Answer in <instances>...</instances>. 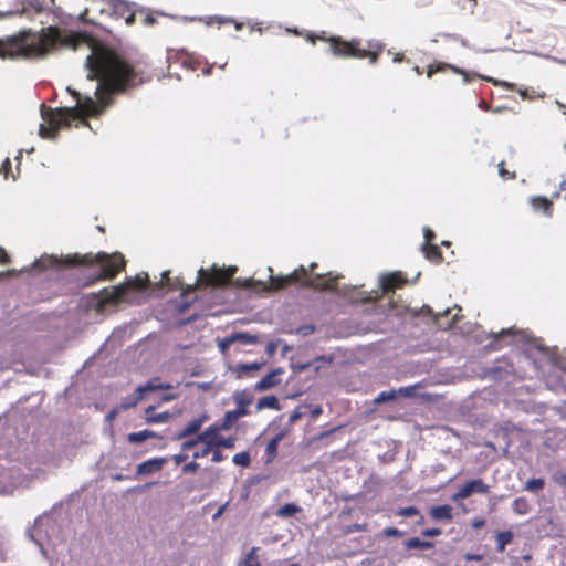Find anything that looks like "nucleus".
I'll return each instance as SVG.
<instances>
[{"label":"nucleus","mask_w":566,"mask_h":566,"mask_svg":"<svg viewBox=\"0 0 566 566\" xmlns=\"http://www.w3.org/2000/svg\"><path fill=\"white\" fill-rule=\"evenodd\" d=\"M88 80H96V96L98 103L92 97H82L75 90L67 88L76 99L72 108H50L41 106L43 123L39 134L42 138L52 139L62 128H70L73 122L86 123V117L99 113L101 107L112 103V96L143 84V72L124 56L104 46H95L86 59Z\"/></svg>","instance_id":"f257e3e1"},{"label":"nucleus","mask_w":566,"mask_h":566,"mask_svg":"<svg viewBox=\"0 0 566 566\" xmlns=\"http://www.w3.org/2000/svg\"><path fill=\"white\" fill-rule=\"evenodd\" d=\"M90 41L88 35L50 25L40 31L23 29L0 39V59L41 60L61 48L76 50Z\"/></svg>","instance_id":"f03ea898"},{"label":"nucleus","mask_w":566,"mask_h":566,"mask_svg":"<svg viewBox=\"0 0 566 566\" xmlns=\"http://www.w3.org/2000/svg\"><path fill=\"white\" fill-rule=\"evenodd\" d=\"M316 268L317 263L312 262L308 265V269L301 265L286 276H271V289L277 291L291 284H300L302 287L306 289L335 292L337 290V281L340 275L327 273L308 276V273H313Z\"/></svg>","instance_id":"7ed1b4c3"},{"label":"nucleus","mask_w":566,"mask_h":566,"mask_svg":"<svg viewBox=\"0 0 566 566\" xmlns=\"http://www.w3.org/2000/svg\"><path fill=\"white\" fill-rule=\"evenodd\" d=\"M64 266H88L93 264H99L101 271L98 274L93 276L90 284L96 282L106 281L114 279L125 268V259L120 253L108 254L106 252H98L96 254H69L61 261Z\"/></svg>","instance_id":"20e7f679"},{"label":"nucleus","mask_w":566,"mask_h":566,"mask_svg":"<svg viewBox=\"0 0 566 566\" xmlns=\"http://www.w3.org/2000/svg\"><path fill=\"white\" fill-rule=\"evenodd\" d=\"M148 285V276L137 275L113 287H104L97 293H91L85 297V305L90 310L103 313L109 305H118L125 300L129 290H145Z\"/></svg>","instance_id":"39448f33"},{"label":"nucleus","mask_w":566,"mask_h":566,"mask_svg":"<svg viewBox=\"0 0 566 566\" xmlns=\"http://www.w3.org/2000/svg\"><path fill=\"white\" fill-rule=\"evenodd\" d=\"M321 41L329 44L333 55L343 59H358V53L361 46V40L353 38L352 40H344L342 36H319Z\"/></svg>","instance_id":"423d86ee"},{"label":"nucleus","mask_w":566,"mask_h":566,"mask_svg":"<svg viewBox=\"0 0 566 566\" xmlns=\"http://www.w3.org/2000/svg\"><path fill=\"white\" fill-rule=\"evenodd\" d=\"M221 431V429L214 426H210L205 430V437L210 446L211 460H222V450H232L235 447L237 437L230 436L226 438L220 433Z\"/></svg>","instance_id":"0eeeda50"},{"label":"nucleus","mask_w":566,"mask_h":566,"mask_svg":"<svg viewBox=\"0 0 566 566\" xmlns=\"http://www.w3.org/2000/svg\"><path fill=\"white\" fill-rule=\"evenodd\" d=\"M209 454H211L210 446L203 431L196 438L184 441L181 444V453L175 455L174 460H188L189 458L196 460Z\"/></svg>","instance_id":"6e6552de"},{"label":"nucleus","mask_w":566,"mask_h":566,"mask_svg":"<svg viewBox=\"0 0 566 566\" xmlns=\"http://www.w3.org/2000/svg\"><path fill=\"white\" fill-rule=\"evenodd\" d=\"M235 269H219L213 266L210 271L200 269L198 272L199 281L207 286H222L227 285L233 274Z\"/></svg>","instance_id":"1a4fd4ad"},{"label":"nucleus","mask_w":566,"mask_h":566,"mask_svg":"<svg viewBox=\"0 0 566 566\" xmlns=\"http://www.w3.org/2000/svg\"><path fill=\"white\" fill-rule=\"evenodd\" d=\"M172 386L169 384H163L159 381V378H153L147 382L146 386H139L136 389V397L127 398L125 402L122 405L123 409H128L134 407L140 399L144 398V395L148 391L163 390V389H171Z\"/></svg>","instance_id":"9d476101"},{"label":"nucleus","mask_w":566,"mask_h":566,"mask_svg":"<svg viewBox=\"0 0 566 566\" xmlns=\"http://www.w3.org/2000/svg\"><path fill=\"white\" fill-rule=\"evenodd\" d=\"M22 482L20 475L0 462V494L11 493Z\"/></svg>","instance_id":"9b49d317"},{"label":"nucleus","mask_w":566,"mask_h":566,"mask_svg":"<svg viewBox=\"0 0 566 566\" xmlns=\"http://www.w3.org/2000/svg\"><path fill=\"white\" fill-rule=\"evenodd\" d=\"M407 283V279L401 272H392L381 276L380 285L382 293L394 292L396 289H401Z\"/></svg>","instance_id":"f8f14e48"},{"label":"nucleus","mask_w":566,"mask_h":566,"mask_svg":"<svg viewBox=\"0 0 566 566\" xmlns=\"http://www.w3.org/2000/svg\"><path fill=\"white\" fill-rule=\"evenodd\" d=\"M488 485L481 479H474L463 484L453 495V500L467 499L473 493H486Z\"/></svg>","instance_id":"ddd939ff"},{"label":"nucleus","mask_w":566,"mask_h":566,"mask_svg":"<svg viewBox=\"0 0 566 566\" xmlns=\"http://www.w3.org/2000/svg\"><path fill=\"white\" fill-rule=\"evenodd\" d=\"M385 45L375 40H370L367 42V48L363 49L360 46L358 59H368L370 64H376L380 54L384 51Z\"/></svg>","instance_id":"4468645a"},{"label":"nucleus","mask_w":566,"mask_h":566,"mask_svg":"<svg viewBox=\"0 0 566 566\" xmlns=\"http://www.w3.org/2000/svg\"><path fill=\"white\" fill-rule=\"evenodd\" d=\"M282 373L281 369L273 370L265 375L260 381L255 385V390L262 391L275 387L280 384L279 375Z\"/></svg>","instance_id":"2eb2a0df"},{"label":"nucleus","mask_w":566,"mask_h":566,"mask_svg":"<svg viewBox=\"0 0 566 566\" xmlns=\"http://www.w3.org/2000/svg\"><path fill=\"white\" fill-rule=\"evenodd\" d=\"M447 70H451L452 72H454L457 74L464 75L467 77V73L464 70L459 69L458 66H454L452 64L444 63V62H436L433 64H430L427 70V76L432 77L433 74H436L438 72H444Z\"/></svg>","instance_id":"dca6fc26"},{"label":"nucleus","mask_w":566,"mask_h":566,"mask_svg":"<svg viewBox=\"0 0 566 566\" xmlns=\"http://www.w3.org/2000/svg\"><path fill=\"white\" fill-rule=\"evenodd\" d=\"M207 418H208L207 416H201V417H197V418L191 419L182 428V430L179 433V437L180 438H187L189 436H192V434L199 432V430L201 429V427L205 423V421L207 420Z\"/></svg>","instance_id":"f3484780"},{"label":"nucleus","mask_w":566,"mask_h":566,"mask_svg":"<svg viewBox=\"0 0 566 566\" xmlns=\"http://www.w3.org/2000/svg\"><path fill=\"white\" fill-rule=\"evenodd\" d=\"M286 433L280 431L272 439H270L265 446V455L268 460H273L277 455V448L280 442L285 438Z\"/></svg>","instance_id":"a211bd4d"},{"label":"nucleus","mask_w":566,"mask_h":566,"mask_svg":"<svg viewBox=\"0 0 566 566\" xmlns=\"http://www.w3.org/2000/svg\"><path fill=\"white\" fill-rule=\"evenodd\" d=\"M421 250H422L426 259L429 260L430 262H432V263L442 262L443 259H442L441 250L437 244L423 243Z\"/></svg>","instance_id":"6ab92c4d"},{"label":"nucleus","mask_w":566,"mask_h":566,"mask_svg":"<svg viewBox=\"0 0 566 566\" xmlns=\"http://www.w3.org/2000/svg\"><path fill=\"white\" fill-rule=\"evenodd\" d=\"M430 515L436 521H451L452 520V507L448 504L433 506L430 510Z\"/></svg>","instance_id":"aec40b11"},{"label":"nucleus","mask_w":566,"mask_h":566,"mask_svg":"<svg viewBox=\"0 0 566 566\" xmlns=\"http://www.w3.org/2000/svg\"><path fill=\"white\" fill-rule=\"evenodd\" d=\"M532 207L537 211H543L546 216L552 214L553 203L546 197H534L531 199Z\"/></svg>","instance_id":"412c9836"},{"label":"nucleus","mask_w":566,"mask_h":566,"mask_svg":"<svg viewBox=\"0 0 566 566\" xmlns=\"http://www.w3.org/2000/svg\"><path fill=\"white\" fill-rule=\"evenodd\" d=\"M256 408H258V410H262V409L280 410V401L273 395L264 396L258 400Z\"/></svg>","instance_id":"4be33fe9"},{"label":"nucleus","mask_w":566,"mask_h":566,"mask_svg":"<svg viewBox=\"0 0 566 566\" xmlns=\"http://www.w3.org/2000/svg\"><path fill=\"white\" fill-rule=\"evenodd\" d=\"M260 547H252L238 566H262L259 557Z\"/></svg>","instance_id":"5701e85b"},{"label":"nucleus","mask_w":566,"mask_h":566,"mask_svg":"<svg viewBox=\"0 0 566 566\" xmlns=\"http://www.w3.org/2000/svg\"><path fill=\"white\" fill-rule=\"evenodd\" d=\"M496 552L503 553L507 544L513 539V533L511 531H502L496 533Z\"/></svg>","instance_id":"b1692460"},{"label":"nucleus","mask_w":566,"mask_h":566,"mask_svg":"<svg viewBox=\"0 0 566 566\" xmlns=\"http://www.w3.org/2000/svg\"><path fill=\"white\" fill-rule=\"evenodd\" d=\"M239 418L232 412V410L227 411L223 419L220 423H214L213 426L226 431L231 429L237 422Z\"/></svg>","instance_id":"393cba45"},{"label":"nucleus","mask_w":566,"mask_h":566,"mask_svg":"<svg viewBox=\"0 0 566 566\" xmlns=\"http://www.w3.org/2000/svg\"><path fill=\"white\" fill-rule=\"evenodd\" d=\"M153 437H155V433L150 430L145 429L138 432L129 433L127 439L130 443H142Z\"/></svg>","instance_id":"a878e982"},{"label":"nucleus","mask_w":566,"mask_h":566,"mask_svg":"<svg viewBox=\"0 0 566 566\" xmlns=\"http://www.w3.org/2000/svg\"><path fill=\"white\" fill-rule=\"evenodd\" d=\"M206 23L208 25H211L213 23H217L218 25L233 23L234 27H235V30H238V31L243 28V23L242 22H237V21H234L231 18L218 17V15L208 18Z\"/></svg>","instance_id":"bb28decb"},{"label":"nucleus","mask_w":566,"mask_h":566,"mask_svg":"<svg viewBox=\"0 0 566 566\" xmlns=\"http://www.w3.org/2000/svg\"><path fill=\"white\" fill-rule=\"evenodd\" d=\"M114 10H115V12L120 13L123 17L125 15V13H127V15L125 17L126 23L127 24H133L134 23L135 14L133 12H130V10H129V8H128L126 2L118 1L114 6Z\"/></svg>","instance_id":"cd10ccee"},{"label":"nucleus","mask_w":566,"mask_h":566,"mask_svg":"<svg viewBox=\"0 0 566 566\" xmlns=\"http://www.w3.org/2000/svg\"><path fill=\"white\" fill-rule=\"evenodd\" d=\"M513 511L518 515H525L530 512V503L526 497H517L512 504Z\"/></svg>","instance_id":"c85d7f7f"},{"label":"nucleus","mask_w":566,"mask_h":566,"mask_svg":"<svg viewBox=\"0 0 566 566\" xmlns=\"http://www.w3.org/2000/svg\"><path fill=\"white\" fill-rule=\"evenodd\" d=\"M405 547L407 549H413V548L429 549V548L433 547V544L431 542L421 541L418 537H411L405 542Z\"/></svg>","instance_id":"c756f323"},{"label":"nucleus","mask_w":566,"mask_h":566,"mask_svg":"<svg viewBox=\"0 0 566 566\" xmlns=\"http://www.w3.org/2000/svg\"><path fill=\"white\" fill-rule=\"evenodd\" d=\"M164 462H140L137 467V474H147L161 470Z\"/></svg>","instance_id":"7c9ffc66"},{"label":"nucleus","mask_w":566,"mask_h":566,"mask_svg":"<svg viewBox=\"0 0 566 566\" xmlns=\"http://www.w3.org/2000/svg\"><path fill=\"white\" fill-rule=\"evenodd\" d=\"M301 510L302 509L294 503H286L279 509L277 515L281 517H290L301 512Z\"/></svg>","instance_id":"2f4dec72"},{"label":"nucleus","mask_w":566,"mask_h":566,"mask_svg":"<svg viewBox=\"0 0 566 566\" xmlns=\"http://www.w3.org/2000/svg\"><path fill=\"white\" fill-rule=\"evenodd\" d=\"M233 399H234L237 406H245V407H249L253 400L252 396L244 391L235 392L233 396Z\"/></svg>","instance_id":"473e14b6"},{"label":"nucleus","mask_w":566,"mask_h":566,"mask_svg":"<svg viewBox=\"0 0 566 566\" xmlns=\"http://www.w3.org/2000/svg\"><path fill=\"white\" fill-rule=\"evenodd\" d=\"M545 485V480L542 478L531 479L525 483L524 489L530 492H537L542 490Z\"/></svg>","instance_id":"72a5a7b5"},{"label":"nucleus","mask_w":566,"mask_h":566,"mask_svg":"<svg viewBox=\"0 0 566 566\" xmlns=\"http://www.w3.org/2000/svg\"><path fill=\"white\" fill-rule=\"evenodd\" d=\"M367 528H368V525L366 523H363V524L354 523L350 525L343 526L342 534L349 535L354 532H365V531H367Z\"/></svg>","instance_id":"f704fd0d"},{"label":"nucleus","mask_w":566,"mask_h":566,"mask_svg":"<svg viewBox=\"0 0 566 566\" xmlns=\"http://www.w3.org/2000/svg\"><path fill=\"white\" fill-rule=\"evenodd\" d=\"M420 384L411 385V386H405L400 387L397 391V396H402L405 398H412L416 396V389L420 388Z\"/></svg>","instance_id":"c9c22d12"},{"label":"nucleus","mask_w":566,"mask_h":566,"mask_svg":"<svg viewBox=\"0 0 566 566\" xmlns=\"http://www.w3.org/2000/svg\"><path fill=\"white\" fill-rule=\"evenodd\" d=\"M397 391L396 390H389V391H381L374 400L376 405H380L390 400L396 399Z\"/></svg>","instance_id":"e433bc0d"},{"label":"nucleus","mask_w":566,"mask_h":566,"mask_svg":"<svg viewBox=\"0 0 566 566\" xmlns=\"http://www.w3.org/2000/svg\"><path fill=\"white\" fill-rule=\"evenodd\" d=\"M232 340H240L243 344H256L259 342V337L248 333H238L232 337Z\"/></svg>","instance_id":"4c0bfd02"},{"label":"nucleus","mask_w":566,"mask_h":566,"mask_svg":"<svg viewBox=\"0 0 566 566\" xmlns=\"http://www.w3.org/2000/svg\"><path fill=\"white\" fill-rule=\"evenodd\" d=\"M497 167H499V175L503 180H512V179L516 178V172L510 171L509 169H506L504 161L499 163Z\"/></svg>","instance_id":"58836bf2"},{"label":"nucleus","mask_w":566,"mask_h":566,"mask_svg":"<svg viewBox=\"0 0 566 566\" xmlns=\"http://www.w3.org/2000/svg\"><path fill=\"white\" fill-rule=\"evenodd\" d=\"M263 365H264L263 363L241 364L237 367V371L240 374L256 371V370L261 369V367Z\"/></svg>","instance_id":"ea45409f"},{"label":"nucleus","mask_w":566,"mask_h":566,"mask_svg":"<svg viewBox=\"0 0 566 566\" xmlns=\"http://www.w3.org/2000/svg\"><path fill=\"white\" fill-rule=\"evenodd\" d=\"M0 174H3L6 179H8L9 177H11L12 180L17 179V175L13 174L11 170V161L9 158H7L0 166Z\"/></svg>","instance_id":"a19ab883"},{"label":"nucleus","mask_w":566,"mask_h":566,"mask_svg":"<svg viewBox=\"0 0 566 566\" xmlns=\"http://www.w3.org/2000/svg\"><path fill=\"white\" fill-rule=\"evenodd\" d=\"M397 515L405 516V517H411V516L420 515V512L416 506H408V507L400 509L397 512Z\"/></svg>","instance_id":"79ce46f5"},{"label":"nucleus","mask_w":566,"mask_h":566,"mask_svg":"<svg viewBox=\"0 0 566 566\" xmlns=\"http://www.w3.org/2000/svg\"><path fill=\"white\" fill-rule=\"evenodd\" d=\"M384 534L388 537H390V536L401 537L402 536V532H400L398 528H395V527H386L384 530Z\"/></svg>","instance_id":"37998d69"},{"label":"nucleus","mask_w":566,"mask_h":566,"mask_svg":"<svg viewBox=\"0 0 566 566\" xmlns=\"http://www.w3.org/2000/svg\"><path fill=\"white\" fill-rule=\"evenodd\" d=\"M232 412L240 419L249 413L248 407L245 406H237Z\"/></svg>","instance_id":"c03bdc74"},{"label":"nucleus","mask_w":566,"mask_h":566,"mask_svg":"<svg viewBox=\"0 0 566 566\" xmlns=\"http://www.w3.org/2000/svg\"><path fill=\"white\" fill-rule=\"evenodd\" d=\"M423 235H424V243L432 244V241H433V240H434V238H436L434 232H433L431 229L426 228V229H424V232H423Z\"/></svg>","instance_id":"a18cd8bd"},{"label":"nucleus","mask_w":566,"mask_h":566,"mask_svg":"<svg viewBox=\"0 0 566 566\" xmlns=\"http://www.w3.org/2000/svg\"><path fill=\"white\" fill-rule=\"evenodd\" d=\"M441 534L440 528H427L422 532V536L424 537H434Z\"/></svg>","instance_id":"49530a36"},{"label":"nucleus","mask_w":566,"mask_h":566,"mask_svg":"<svg viewBox=\"0 0 566 566\" xmlns=\"http://www.w3.org/2000/svg\"><path fill=\"white\" fill-rule=\"evenodd\" d=\"M10 262V256L4 248L0 247V264L6 265Z\"/></svg>","instance_id":"de8ad7c7"},{"label":"nucleus","mask_w":566,"mask_h":566,"mask_svg":"<svg viewBox=\"0 0 566 566\" xmlns=\"http://www.w3.org/2000/svg\"><path fill=\"white\" fill-rule=\"evenodd\" d=\"M484 525H485V520H484V518H475V520H473V521H472V523H471V526H472L474 530L482 528Z\"/></svg>","instance_id":"09e8293b"},{"label":"nucleus","mask_w":566,"mask_h":566,"mask_svg":"<svg viewBox=\"0 0 566 566\" xmlns=\"http://www.w3.org/2000/svg\"><path fill=\"white\" fill-rule=\"evenodd\" d=\"M198 468L199 464L197 462H188L182 470L184 472H192L196 471Z\"/></svg>","instance_id":"8fccbe9b"},{"label":"nucleus","mask_w":566,"mask_h":566,"mask_svg":"<svg viewBox=\"0 0 566 566\" xmlns=\"http://www.w3.org/2000/svg\"><path fill=\"white\" fill-rule=\"evenodd\" d=\"M232 460H250V454H249V452L242 451V452L235 453L232 457Z\"/></svg>","instance_id":"3c124183"},{"label":"nucleus","mask_w":566,"mask_h":566,"mask_svg":"<svg viewBox=\"0 0 566 566\" xmlns=\"http://www.w3.org/2000/svg\"><path fill=\"white\" fill-rule=\"evenodd\" d=\"M325 33L323 32L322 35H314L312 33L306 34V40L310 41L312 44H315L317 40H321L319 36H325Z\"/></svg>","instance_id":"603ef678"},{"label":"nucleus","mask_w":566,"mask_h":566,"mask_svg":"<svg viewBox=\"0 0 566 566\" xmlns=\"http://www.w3.org/2000/svg\"><path fill=\"white\" fill-rule=\"evenodd\" d=\"M482 559V555H479V554H467L465 555V560H481Z\"/></svg>","instance_id":"864d4df0"},{"label":"nucleus","mask_w":566,"mask_h":566,"mask_svg":"<svg viewBox=\"0 0 566 566\" xmlns=\"http://www.w3.org/2000/svg\"><path fill=\"white\" fill-rule=\"evenodd\" d=\"M405 60V55L402 53H396L392 57L395 63H400Z\"/></svg>","instance_id":"5fc2aeb1"},{"label":"nucleus","mask_w":566,"mask_h":566,"mask_svg":"<svg viewBox=\"0 0 566 566\" xmlns=\"http://www.w3.org/2000/svg\"><path fill=\"white\" fill-rule=\"evenodd\" d=\"M555 480L562 484H566V474H556Z\"/></svg>","instance_id":"6e6d98bb"},{"label":"nucleus","mask_w":566,"mask_h":566,"mask_svg":"<svg viewBox=\"0 0 566 566\" xmlns=\"http://www.w3.org/2000/svg\"><path fill=\"white\" fill-rule=\"evenodd\" d=\"M116 416H117V409H115V408H114V409H112V410L108 412V415H107V419H108V420H113V419H115V417H116Z\"/></svg>","instance_id":"4d7b16f0"},{"label":"nucleus","mask_w":566,"mask_h":566,"mask_svg":"<svg viewBox=\"0 0 566 566\" xmlns=\"http://www.w3.org/2000/svg\"><path fill=\"white\" fill-rule=\"evenodd\" d=\"M321 413H322V409H321V407H317V408H315V409L312 411L313 417H317V416H318V415H321Z\"/></svg>","instance_id":"13d9d810"},{"label":"nucleus","mask_w":566,"mask_h":566,"mask_svg":"<svg viewBox=\"0 0 566 566\" xmlns=\"http://www.w3.org/2000/svg\"><path fill=\"white\" fill-rule=\"evenodd\" d=\"M298 418H300V413H296V412H294V413H293V415H291V417H290L291 421H295V420H297Z\"/></svg>","instance_id":"bf43d9fd"},{"label":"nucleus","mask_w":566,"mask_h":566,"mask_svg":"<svg viewBox=\"0 0 566 566\" xmlns=\"http://www.w3.org/2000/svg\"><path fill=\"white\" fill-rule=\"evenodd\" d=\"M113 479L114 480H123V479H125V476H123L122 474H115V475H113Z\"/></svg>","instance_id":"052dcab7"},{"label":"nucleus","mask_w":566,"mask_h":566,"mask_svg":"<svg viewBox=\"0 0 566 566\" xmlns=\"http://www.w3.org/2000/svg\"><path fill=\"white\" fill-rule=\"evenodd\" d=\"M223 509H224L223 506L220 507L219 511L214 514V517L220 516L222 514V512H223Z\"/></svg>","instance_id":"680f3d73"},{"label":"nucleus","mask_w":566,"mask_h":566,"mask_svg":"<svg viewBox=\"0 0 566 566\" xmlns=\"http://www.w3.org/2000/svg\"><path fill=\"white\" fill-rule=\"evenodd\" d=\"M289 32L293 33V34H296V35H300V32L296 30V29H287Z\"/></svg>","instance_id":"e2e57ef3"},{"label":"nucleus","mask_w":566,"mask_h":566,"mask_svg":"<svg viewBox=\"0 0 566 566\" xmlns=\"http://www.w3.org/2000/svg\"><path fill=\"white\" fill-rule=\"evenodd\" d=\"M237 463L242 465V467H249V464H250V462H245V461L237 462Z\"/></svg>","instance_id":"0e129e2a"},{"label":"nucleus","mask_w":566,"mask_h":566,"mask_svg":"<svg viewBox=\"0 0 566 566\" xmlns=\"http://www.w3.org/2000/svg\"><path fill=\"white\" fill-rule=\"evenodd\" d=\"M154 21H155V20H154V18H151V17H147V18H146V22H147V23H153Z\"/></svg>","instance_id":"69168bd1"},{"label":"nucleus","mask_w":566,"mask_h":566,"mask_svg":"<svg viewBox=\"0 0 566 566\" xmlns=\"http://www.w3.org/2000/svg\"><path fill=\"white\" fill-rule=\"evenodd\" d=\"M350 512H352V510H350V509H347V510H343V511H342V514H343V515H344V514H350Z\"/></svg>","instance_id":"338daca9"},{"label":"nucleus","mask_w":566,"mask_h":566,"mask_svg":"<svg viewBox=\"0 0 566 566\" xmlns=\"http://www.w3.org/2000/svg\"><path fill=\"white\" fill-rule=\"evenodd\" d=\"M560 188H562L563 190H566V181L562 182Z\"/></svg>","instance_id":"774afa93"}]
</instances>
